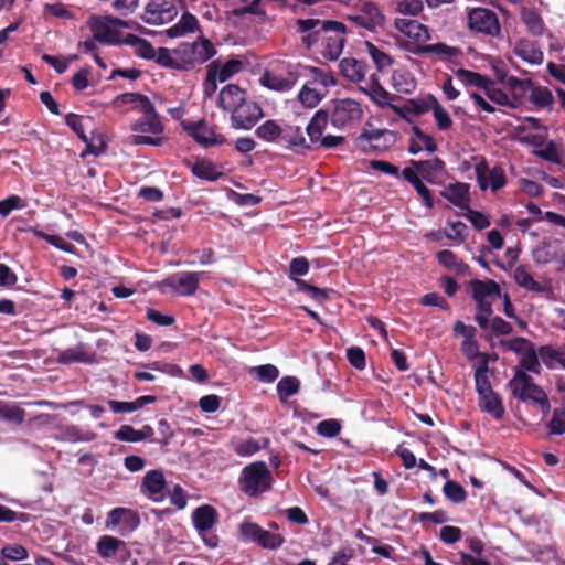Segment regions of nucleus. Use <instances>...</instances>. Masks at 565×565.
<instances>
[{"label": "nucleus", "mask_w": 565, "mask_h": 565, "mask_svg": "<svg viewBox=\"0 0 565 565\" xmlns=\"http://www.w3.org/2000/svg\"><path fill=\"white\" fill-rule=\"evenodd\" d=\"M507 387L514 398L522 403H533L540 406L543 415L551 411V404L545 391L523 370H515L513 377L508 382Z\"/></svg>", "instance_id": "obj_1"}, {"label": "nucleus", "mask_w": 565, "mask_h": 565, "mask_svg": "<svg viewBox=\"0 0 565 565\" xmlns=\"http://www.w3.org/2000/svg\"><path fill=\"white\" fill-rule=\"evenodd\" d=\"M142 116L137 119L131 125V130L136 132H140L138 135H132L130 137V143L134 146H153L160 147L163 145V138L160 137L163 132V124L159 117V114L156 111L154 106L152 105V110L147 111L145 108L141 110Z\"/></svg>", "instance_id": "obj_2"}, {"label": "nucleus", "mask_w": 565, "mask_h": 565, "mask_svg": "<svg viewBox=\"0 0 565 565\" xmlns=\"http://www.w3.org/2000/svg\"><path fill=\"white\" fill-rule=\"evenodd\" d=\"M238 486L246 495L256 498L271 489V472L264 461L252 462L243 468Z\"/></svg>", "instance_id": "obj_3"}, {"label": "nucleus", "mask_w": 565, "mask_h": 565, "mask_svg": "<svg viewBox=\"0 0 565 565\" xmlns=\"http://www.w3.org/2000/svg\"><path fill=\"white\" fill-rule=\"evenodd\" d=\"M177 60L180 62L181 71L194 68L212 58L216 54L213 43L203 35L194 42H182L174 49Z\"/></svg>", "instance_id": "obj_4"}, {"label": "nucleus", "mask_w": 565, "mask_h": 565, "mask_svg": "<svg viewBox=\"0 0 565 565\" xmlns=\"http://www.w3.org/2000/svg\"><path fill=\"white\" fill-rule=\"evenodd\" d=\"M467 25L473 33L500 38L502 33L498 14L488 8H472L467 12Z\"/></svg>", "instance_id": "obj_5"}, {"label": "nucleus", "mask_w": 565, "mask_h": 565, "mask_svg": "<svg viewBox=\"0 0 565 565\" xmlns=\"http://www.w3.org/2000/svg\"><path fill=\"white\" fill-rule=\"evenodd\" d=\"M371 124H366L362 132L354 139V146L356 149L367 152L373 151H387L396 142V134L388 129H376L371 128Z\"/></svg>", "instance_id": "obj_6"}, {"label": "nucleus", "mask_w": 565, "mask_h": 565, "mask_svg": "<svg viewBox=\"0 0 565 565\" xmlns=\"http://www.w3.org/2000/svg\"><path fill=\"white\" fill-rule=\"evenodd\" d=\"M87 24L92 31L94 40L107 45L121 43L120 32L111 28V25L127 26L126 21L111 15L90 17Z\"/></svg>", "instance_id": "obj_7"}, {"label": "nucleus", "mask_w": 565, "mask_h": 565, "mask_svg": "<svg viewBox=\"0 0 565 565\" xmlns=\"http://www.w3.org/2000/svg\"><path fill=\"white\" fill-rule=\"evenodd\" d=\"M192 521L204 544L210 548H215L218 545V536L211 530L217 523L216 509L210 504L201 505L193 511Z\"/></svg>", "instance_id": "obj_8"}, {"label": "nucleus", "mask_w": 565, "mask_h": 565, "mask_svg": "<svg viewBox=\"0 0 565 565\" xmlns=\"http://www.w3.org/2000/svg\"><path fill=\"white\" fill-rule=\"evenodd\" d=\"M345 20L367 31H374L385 24V15L379 6L372 1H362L356 7L355 12L345 15Z\"/></svg>", "instance_id": "obj_9"}, {"label": "nucleus", "mask_w": 565, "mask_h": 565, "mask_svg": "<svg viewBox=\"0 0 565 565\" xmlns=\"http://www.w3.org/2000/svg\"><path fill=\"white\" fill-rule=\"evenodd\" d=\"M326 28L329 35L324 36V49L320 54L328 61H337L343 52L348 29L340 21H328Z\"/></svg>", "instance_id": "obj_10"}, {"label": "nucleus", "mask_w": 565, "mask_h": 565, "mask_svg": "<svg viewBox=\"0 0 565 565\" xmlns=\"http://www.w3.org/2000/svg\"><path fill=\"white\" fill-rule=\"evenodd\" d=\"M178 15V8L171 0H148L141 20L151 25L171 22Z\"/></svg>", "instance_id": "obj_11"}, {"label": "nucleus", "mask_w": 565, "mask_h": 565, "mask_svg": "<svg viewBox=\"0 0 565 565\" xmlns=\"http://www.w3.org/2000/svg\"><path fill=\"white\" fill-rule=\"evenodd\" d=\"M301 70H303L301 64H288L286 67V74H276L274 72L266 71L260 77V83L264 87L271 90L288 92L298 82L301 76Z\"/></svg>", "instance_id": "obj_12"}, {"label": "nucleus", "mask_w": 565, "mask_h": 565, "mask_svg": "<svg viewBox=\"0 0 565 565\" xmlns=\"http://www.w3.org/2000/svg\"><path fill=\"white\" fill-rule=\"evenodd\" d=\"M329 20L298 19L296 20L297 32L300 33L301 42L306 49L311 50L318 43L324 49V36H328L326 24Z\"/></svg>", "instance_id": "obj_13"}, {"label": "nucleus", "mask_w": 565, "mask_h": 565, "mask_svg": "<svg viewBox=\"0 0 565 565\" xmlns=\"http://www.w3.org/2000/svg\"><path fill=\"white\" fill-rule=\"evenodd\" d=\"M181 126L190 137H192L198 143L205 148L212 146H222L227 142L225 136L216 134L215 130L209 126L204 119L198 121L183 120Z\"/></svg>", "instance_id": "obj_14"}, {"label": "nucleus", "mask_w": 565, "mask_h": 565, "mask_svg": "<svg viewBox=\"0 0 565 565\" xmlns=\"http://www.w3.org/2000/svg\"><path fill=\"white\" fill-rule=\"evenodd\" d=\"M475 172L481 191H486L490 188L493 192H497L507 184V177L503 168L495 166L490 169L483 157H481L479 162L476 164Z\"/></svg>", "instance_id": "obj_15"}, {"label": "nucleus", "mask_w": 565, "mask_h": 565, "mask_svg": "<svg viewBox=\"0 0 565 565\" xmlns=\"http://www.w3.org/2000/svg\"><path fill=\"white\" fill-rule=\"evenodd\" d=\"M202 275L203 273L200 271L175 273L163 279L161 285L179 296H193L199 288Z\"/></svg>", "instance_id": "obj_16"}, {"label": "nucleus", "mask_w": 565, "mask_h": 565, "mask_svg": "<svg viewBox=\"0 0 565 565\" xmlns=\"http://www.w3.org/2000/svg\"><path fill=\"white\" fill-rule=\"evenodd\" d=\"M264 117L262 107L256 102L245 99L231 111V126L234 129L249 130Z\"/></svg>", "instance_id": "obj_17"}, {"label": "nucleus", "mask_w": 565, "mask_h": 565, "mask_svg": "<svg viewBox=\"0 0 565 565\" xmlns=\"http://www.w3.org/2000/svg\"><path fill=\"white\" fill-rule=\"evenodd\" d=\"M329 115L332 126L344 128L361 118L362 109L358 102L345 98L335 100Z\"/></svg>", "instance_id": "obj_18"}, {"label": "nucleus", "mask_w": 565, "mask_h": 565, "mask_svg": "<svg viewBox=\"0 0 565 565\" xmlns=\"http://www.w3.org/2000/svg\"><path fill=\"white\" fill-rule=\"evenodd\" d=\"M120 525V534L132 533L140 525L139 513L128 508H115L107 513L106 526L113 529Z\"/></svg>", "instance_id": "obj_19"}, {"label": "nucleus", "mask_w": 565, "mask_h": 565, "mask_svg": "<svg viewBox=\"0 0 565 565\" xmlns=\"http://www.w3.org/2000/svg\"><path fill=\"white\" fill-rule=\"evenodd\" d=\"M166 478L161 470H149L142 478L140 492L153 502H161L166 498Z\"/></svg>", "instance_id": "obj_20"}, {"label": "nucleus", "mask_w": 565, "mask_h": 565, "mask_svg": "<svg viewBox=\"0 0 565 565\" xmlns=\"http://www.w3.org/2000/svg\"><path fill=\"white\" fill-rule=\"evenodd\" d=\"M409 164L408 168L416 171V175H419L428 183H436V178L443 174L446 169L444 160L438 157L430 160H411Z\"/></svg>", "instance_id": "obj_21"}, {"label": "nucleus", "mask_w": 565, "mask_h": 565, "mask_svg": "<svg viewBox=\"0 0 565 565\" xmlns=\"http://www.w3.org/2000/svg\"><path fill=\"white\" fill-rule=\"evenodd\" d=\"M278 143L290 150H311V143H308L300 126L282 125Z\"/></svg>", "instance_id": "obj_22"}, {"label": "nucleus", "mask_w": 565, "mask_h": 565, "mask_svg": "<svg viewBox=\"0 0 565 565\" xmlns=\"http://www.w3.org/2000/svg\"><path fill=\"white\" fill-rule=\"evenodd\" d=\"M470 185L463 182H455L440 191V195L455 206L466 210L470 203Z\"/></svg>", "instance_id": "obj_23"}, {"label": "nucleus", "mask_w": 565, "mask_h": 565, "mask_svg": "<svg viewBox=\"0 0 565 565\" xmlns=\"http://www.w3.org/2000/svg\"><path fill=\"white\" fill-rule=\"evenodd\" d=\"M513 53L524 62L532 65H540L543 63L544 54L542 50L534 41L527 38L519 39L515 42Z\"/></svg>", "instance_id": "obj_24"}, {"label": "nucleus", "mask_w": 565, "mask_h": 565, "mask_svg": "<svg viewBox=\"0 0 565 565\" xmlns=\"http://www.w3.org/2000/svg\"><path fill=\"white\" fill-rule=\"evenodd\" d=\"M520 19L532 36L541 38L547 30L541 13L534 7H521Z\"/></svg>", "instance_id": "obj_25"}, {"label": "nucleus", "mask_w": 565, "mask_h": 565, "mask_svg": "<svg viewBox=\"0 0 565 565\" xmlns=\"http://www.w3.org/2000/svg\"><path fill=\"white\" fill-rule=\"evenodd\" d=\"M394 24L399 32L417 42H426L430 39L429 29L417 20L397 18Z\"/></svg>", "instance_id": "obj_26"}, {"label": "nucleus", "mask_w": 565, "mask_h": 565, "mask_svg": "<svg viewBox=\"0 0 565 565\" xmlns=\"http://www.w3.org/2000/svg\"><path fill=\"white\" fill-rule=\"evenodd\" d=\"M339 67L341 74L353 83L365 81L366 74L369 72V65L366 62L356 60L354 57L343 58L340 62Z\"/></svg>", "instance_id": "obj_27"}, {"label": "nucleus", "mask_w": 565, "mask_h": 565, "mask_svg": "<svg viewBox=\"0 0 565 565\" xmlns=\"http://www.w3.org/2000/svg\"><path fill=\"white\" fill-rule=\"evenodd\" d=\"M246 99V92L236 84H228L218 94V106L232 111Z\"/></svg>", "instance_id": "obj_28"}, {"label": "nucleus", "mask_w": 565, "mask_h": 565, "mask_svg": "<svg viewBox=\"0 0 565 565\" xmlns=\"http://www.w3.org/2000/svg\"><path fill=\"white\" fill-rule=\"evenodd\" d=\"M360 89L370 97V99L380 107H386L391 103L392 95L380 84L376 74H372L370 81Z\"/></svg>", "instance_id": "obj_29"}, {"label": "nucleus", "mask_w": 565, "mask_h": 565, "mask_svg": "<svg viewBox=\"0 0 565 565\" xmlns=\"http://www.w3.org/2000/svg\"><path fill=\"white\" fill-rule=\"evenodd\" d=\"M330 119L329 111L319 109L315 113L306 127V132L309 137L308 143H311V150L317 147L318 139L323 135L327 128L328 120Z\"/></svg>", "instance_id": "obj_30"}, {"label": "nucleus", "mask_w": 565, "mask_h": 565, "mask_svg": "<svg viewBox=\"0 0 565 565\" xmlns=\"http://www.w3.org/2000/svg\"><path fill=\"white\" fill-rule=\"evenodd\" d=\"M478 405L482 412L490 414L497 420L502 419L505 415L502 398L494 391L479 395Z\"/></svg>", "instance_id": "obj_31"}, {"label": "nucleus", "mask_w": 565, "mask_h": 565, "mask_svg": "<svg viewBox=\"0 0 565 565\" xmlns=\"http://www.w3.org/2000/svg\"><path fill=\"white\" fill-rule=\"evenodd\" d=\"M402 178L411 183L417 194L422 198L424 205L427 209H433L435 205V201L430 190L424 183V179L419 175H416V171H413L411 168H404L402 170Z\"/></svg>", "instance_id": "obj_32"}, {"label": "nucleus", "mask_w": 565, "mask_h": 565, "mask_svg": "<svg viewBox=\"0 0 565 565\" xmlns=\"http://www.w3.org/2000/svg\"><path fill=\"white\" fill-rule=\"evenodd\" d=\"M473 300H487V298L501 297V289L494 280L472 279L470 281Z\"/></svg>", "instance_id": "obj_33"}, {"label": "nucleus", "mask_w": 565, "mask_h": 565, "mask_svg": "<svg viewBox=\"0 0 565 565\" xmlns=\"http://www.w3.org/2000/svg\"><path fill=\"white\" fill-rule=\"evenodd\" d=\"M413 52L418 55H438L441 60L445 61H450L451 58L457 57L458 55L461 54L459 47L449 46L443 42L420 45L417 46Z\"/></svg>", "instance_id": "obj_34"}, {"label": "nucleus", "mask_w": 565, "mask_h": 565, "mask_svg": "<svg viewBox=\"0 0 565 565\" xmlns=\"http://www.w3.org/2000/svg\"><path fill=\"white\" fill-rule=\"evenodd\" d=\"M490 360V355H484L483 361H480L475 367V387L478 396L493 391L488 376Z\"/></svg>", "instance_id": "obj_35"}, {"label": "nucleus", "mask_w": 565, "mask_h": 565, "mask_svg": "<svg viewBox=\"0 0 565 565\" xmlns=\"http://www.w3.org/2000/svg\"><path fill=\"white\" fill-rule=\"evenodd\" d=\"M120 548H126V543L111 535L100 536L96 544V551L104 559L115 558Z\"/></svg>", "instance_id": "obj_36"}, {"label": "nucleus", "mask_w": 565, "mask_h": 565, "mask_svg": "<svg viewBox=\"0 0 565 565\" xmlns=\"http://www.w3.org/2000/svg\"><path fill=\"white\" fill-rule=\"evenodd\" d=\"M191 171L196 178L210 182L217 181L223 175V172L212 161L205 159L196 161Z\"/></svg>", "instance_id": "obj_37"}, {"label": "nucleus", "mask_w": 565, "mask_h": 565, "mask_svg": "<svg viewBox=\"0 0 565 565\" xmlns=\"http://www.w3.org/2000/svg\"><path fill=\"white\" fill-rule=\"evenodd\" d=\"M270 440L267 437L254 439L252 437L239 440L234 444V451L241 457H249L258 452L260 449L268 447Z\"/></svg>", "instance_id": "obj_38"}, {"label": "nucleus", "mask_w": 565, "mask_h": 565, "mask_svg": "<svg viewBox=\"0 0 565 565\" xmlns=\"http://www.w3.org/2000/svg\"><path fill=\"white\" fill-rule=\"evenodd\" d=\"M393 87L403 94H411L416 88V79L413 74L405 68H397L392 75Z\"/></svg>", "instance_id": "obj_39"}, {"label": "nucleus", "mask_w": 565, "mask_h": 565, "mask_svg": "<svg viewBox=\"0 0 565 565\" xmlns=\"http://www.w3.org/2000/svg\"><path fill=\"white\" fill-rule=\"evenodd\" d=\"M281 125L275 119L265 120L255 129L258 139L268 143H278L281 134Z\"/></svg>", "instance_id": "obj_40"}, {"label": "nucleus", "mask_w": 565, "mask_h": 565, "mask_svg": "<svg viewBox=\"0 0 565 565\" xmlns=\"http://www.w3.org/2000/svg\"><path fill=\"white\" fill-rule=\"evenodd\" d=\"M513 276H514L515 282L520 287H522L529 291H533V292H537V294H542V292L546 291V287H544L542 284L536 281L525 266H522V265L518 266L514 270Z\"/></svg>", "instance_id": "obj_41"}, {"label": "nucleus", "mask_w": 565, "mask_h": 565, "mask_svg": "<svg viewBox=\"0 0 565 565\" xmlns=\"http://www.w3.org/2000/svg\"><path fill=\"white\" fill-rule=\"evenodd\" d=\"M455 76L465 85L470 87L482 88L490 84V77L482 75L478 72L469 71L466 68H457L454 71Z\"/></svg>", "instance_id": "obj_42"}, {"label": "nucleus", "mask_w": 565, "mask_h": 565, "mask_svg": "<svg viewBox=\"0 0 565 565\" xmlns=\"http://www.w3.org/2000/svg\"><path fill=\"white\" fill-rule=\"evenodd\" d=\"M365 47H366V52L371 56L379 73L385 72L387 68H390L393 65V63H394L393 57L390 56L384 51L380 50L372 42L366 41Z\"/></svg>", "instance_id": "obj_43"}, {"label": "nucleus", "mask_w": 565, "mask_h": 565, "mask_svg": "<svg viewBox=\"0 0 565 565\" xmlns=\"http://www.w3.org/2000/svg\"><path fill=\"white\" fill-rule=\"evenodd\" d=\"M125 43L135 46V53L145 60H153L156 56V49L146 39H142L135 34H127Z\"/></svg>", "instance_id": "obj_44"}, {"label": "nucleus", "mask_w": 565, "mask_h": 565, "mask_svg": "<svg viewBox=\"0 0 565 565\" xmlns=\"http://www.w3.org/2000/svg\"><path fill=\"white\" fill-rule=\"evenodd\" d=\"M116 102L121 105H131L134 108L139 109L140 111L145 108L147 111L152 110L151 100L140 93H124L117 96Z\"/></svg>", "instance_id": "obj_45"}, {"label": "nucleus", "mask_w": 565, "mask_h": 565, "mask_svg": "<svg viewBox=\"0 0 565 565\" xmlns=\"http://www.w3.org/2000/svg\"><path fill=\"white\" fill-rule=\"evenodd\" d=\"M300 390V381L296 376H282L277 384V394L280 402H286Z\"/></svg>", "instance_id": "obj_46"}, {"label": "nucleus", "mask_w": 565, "mask_h": 565, "mask_svg": "<svg viewBox=\"0 0 565 565\" xmlns=\"http://www.w3.org/2000/svg\"><path fill=\"white\" fill-rule=\"evenodd\" d=\"M430 100L433 103L430 110L433 111L437 128L443 131L450 129L452 126V119L450 118L449 113L440 105L435 96H430Z\"/></svg>", "instance_id": "obj_47"}, {"label": "nucleus", "mask_w": 565, "mask_h": 565, "mask_svg": "<svg viewBox=\"0 0 565 565\" xmlns=\"http://www.w3.org/2000/svg\"><path fill=\"white\" fill-rule=\"evenodd\" d=\"M25 412L15 404L0 401V418L15 424L24 422Z\"/></svg>", "instance_id": "obj_48"}, {"label": "nucleus", "mask_w": 565, "mask_h": 565, "mask_svg": "<svg viewBox=\"0 0 565 565\" xmlns=\"http://www.w3.org/2000/svg\"><path fill=\"white\" fill-rule=\"evenodd\" d=\"M476 306V315L475 321L478 323L479 328L482 330H487L489 328V320L493 312L492 302L488 300H475Z\"/></svg>", "instance_id": "obj_49"}, {"label": "nucleus", "mask_w": 565, "mask_h": 565, "mask_svg": "<svg viewBox=\"0 0 565 565\" xmlns=\"http://www.w3.org/2000/svg\"><path fill=\"white\" fill-rule=\"evenodd\" d=\"M32 232H33L34 236H36L38 238L44 239L52 246H54L63 252H66L70 254H73L75 252V246L73 244L66 242L63 237H61L58 235L46 234L43 231L35 230V228L32 230Z\"/></svg>", "instance_id": "obj_50"}, {"label": "nucleus", "mask_w": 565, "mask_h": 565, "mask_svg": "<svg viewBox=\"0 0 565 565\" xmlns=\"http://www.w3.org/2000/svg\"><path fill=\"white\" fill-rule=\"evenodd\" d=\"M483 90L486 96L494 104L500 106H509L511 108L515 107L514 103L510 102L509 96L502 89L495 87V84L491 78L490 84H487Z\"/></svg>", "instance_id": "obj_51"}, {"label": "nucleus", "mask_w": 565, "mask_h": 565, "mask_svg": "<svg viewBox=\"0 0 565 565\" xmlns=\"http://www.w3.org/2000/svg\"><path fill=\"white\" fill-rule=\"evenodd\" d=\"M537 352L535 351L534 345L529 349V352H525L520 359V367L515 370H523L524 372H532L535 374H540L541 364L537 358Z\"/></svg>", "instance_id": "obj_52"}, {"label": "nucleus", "mask_w": 565, "mask_h": 565, "mask_svg": "<svg viewBox=\"0 0 565 565\" xmlns=\"http://www.w3.org/2000/svg\"><path fill=\"white\" fill-rule=\"evenodd\" d=\"M530 102L536 107L544 108L553 104L554 97L548 88L535 86L531 89Z\"/></svg>", "instance_id": "obj_53"}, {"label": "nucleus", "mask_w": 565, "mask_h": 565, "mask_svg": "<svg viewBox=\"0 0 565 565\" xmlns=\"http://www.w3.org/2000/svg\"><path fill=\"white\" fill-rule=\"evenodd\" d=\"M445 497L454 503H461L467 498L465 488L456 481L448 480L443 487Z\"/></svg>", "instance_id": "obj_54"}, {"label": "nucleus", "mask_w": 565, "mask_h": 565, "mask_svg": "<svg viewBox=\"0 0 565 565\" xmlns=\"http://www.w3.org/2000/svg\"><path fill=\"white\" fill-rule=\"evenodd\" d=\"M257 539L256 543L267 550H277L285 543V537L282 535L271 533L264 529H262Z\"/></svg>", "instance_id": "obj_55"}, {"label": "nucleus", "mask_w": 565, "mask_h": 565, "mask_svg": "<svg viewBox=\"0 0 565 565\" xmlns=\"http://www.w3.org/2000/svg\"><path fill=\"white\" fill-rule=\"evenodd\" d=\"M153 60L162 67L181 71L180 62L177 60L174 50L171 52L167 47H159L158 51H156Z\"/></svg>", "instance_id": "obj_56"}, {"label": "nucleus", "mask_w": 565, "mask_h": 565, "mask_svg": "<svg viewBox=\"0 0 565 565\" xmlns=\"http://www.w3.org/2000/svg\"><path fill=\"white\" fill-rule=\"evenodd\" d=\"M262 529L258 524L245 520L238 525V537L245 543H256Z\"/></svg>", "instance_id": "obj_57"}, {"label": "nucleus", "mask_w": 565, "mask_h": 565, "mask_svg": "<svg viewBox=\"0 0 565 565\" xmlns=\"http://www.w3.org/2000/svg\"><path fill=\"white\" fill-rule=\"evenodd\" d=\"M242 62L236 58L228 60L224 65L215 67V75L220 82H226L241 71Z\"/></svg>", "instance_id": "obj_58"}, {"label": "nucleus", "mask_w": 565, "mask_h": 565, "mask_svg": "<svg viewBox=\"0 0 565 565\" xmlns=\"http://www.w3.org/2000/svg\"><path fill=\"white\" fill-rule=\"evenodd\" d=\"M252 374L263 383H273L279 376L278 369L273 364H264L252 369Z\"/></svg>", "instance_id": "obj_59"}, {"label": "nucleus", "mask_w": 565, "mask_h": 565, "mask_svg": "<svg viewBox=\"0 0 565 565\" xmlns=\"http://www.w3.org/2000/svg\"><path fill=\"white\" fill-rule=\"evenodd\" d=\"M218 66V61H213L207 66L206 78L203 82V95L205 98H211L217 89L218 78L215 75V67Z\"/></svg>", "instance_id": "obj_60"}, {"label": "nucleus", "mask_w": 565, "mask_h": 565, "mask_svg": "<svg viewBox=\"0 0 565 565\" xmlns=\"http://www.w3.org/2000/svg\"><path fill=\"white\" fill-rule=\"evenodd\" d=\"M321 93L316 88L310 87L308 84H305L299 92L300 103L308 108L316 107L321 100Z\"/></svg>", "instance_id": "obj_61"}, {"label": "nucleus", "mask_w": 565, "mask_h": 565, "mask_svg": "<svg viewBox=\"0 0 565 565\" xmlns=\"http://www.w3.org/2000/svg\"><path fill=\"white\" fill-rule=\"evenodd\" d=\"M28 550L19 544H9L2 547L0 558H4V562L10 561H22L28 557Z\"/></svg>", "instance_id": "obj_62"}, {"label": "nucleus", "mask_w": 565, "mask_h": 565, "mask_svg": "<svg viewBox=\"0 0 565 565\" xmlns=\"http://www.w3.org/2000/svg\"><path fill=\"white\" fill-rule=\"evenodd\" d=\"M546 426L552 435L565 434V409L555 408L553 411L552 418Z\"/></svg>", "instance_id": "obj_63"}, {"label": "nucleus", "mask_w": 565, "mask_h": 565, "mask_svg": "<svg viewBox=\"0 0 565 565\" xmlns=\"http://www.w3.org/2000/svg\"><path fill=\"white\" fill-rule=\"evenodd\" d=\"M316 431L322 437L333 438L341 431V424L338 419H324L317 425Z\"/></svg>", "instance_id": "obj_64"}]
</instances>
